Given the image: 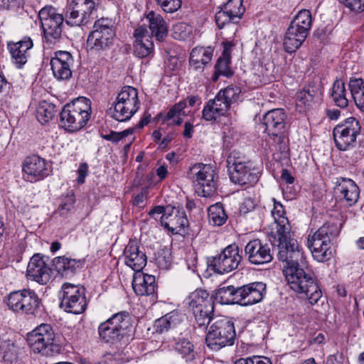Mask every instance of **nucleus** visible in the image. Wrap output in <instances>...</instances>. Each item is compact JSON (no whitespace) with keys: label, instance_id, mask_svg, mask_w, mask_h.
Listing matches in <instances>:
<instances>
[{"label":"nucleus","instance_id":"58836bf2","mask_svg":"<svg viewBox=\"0 0 364 364\" xmlns=\"http://www.w3.org/2000/svg\"><path fill=\"white\" fill-rule=\"evenodd\" d=\"M351 95L357 107L364 112V81L362 78L351 77L348 83Z\"/></svg>","mask_w":364,"mask_h":364},{"label":"nucleus","instance_id":"4c0bfd02","mask_svg":"<svg viewBox=\"0 0 364 364\" xmlns=\"http://www.w3.org/2000/svg\"><path fill=\"white\" fill-rule=\"evenodd\" d=\"M89 116L77 115L76 119L74 115H60V126L68 132H77L85 126L90 119Z\"/></svg>","mask_w":364,"mask_h":364},{"label":"nucleus","instance_id":"f257e3e1","mask_svg":"<svg viewBox=\"0 0 364 364\" xmlns=\"http://www.w3.org/2000/svg\"><path fill=\"white\" fill-rule=\"evenodd\" d=\"M301 263L283 266V273L289 287L295 292L306 296L311 304L318 302L322 296L315 279L305 270Z\"/></svg>","mask_w":364,"mask_h":364},{"label":"nucleus","instance_id":"774afa93","mask_svg":"<svg viewBox=\"0 0 364 364\" xmlns=\"http://www.w3.org/2000/svg\"><path fill=\"white\" fill-rule=\"evenodd\" d=\"M146 189H143L141 193L136 195L133 200V204L134 205H140L144 203L146 198Z\"/></svg>","mask_w":364,"mask_h":364},{"label":"nucleus","instance_id":"de8ad7c7","mask_svg":"<svg viewBox=\"0 0 364 364\" xmlns=\"http://www.w3.org/2000/svg\"><path fill=\"white\" fill-rule=\"evenodd\" d=\"M237 22L242 17L245 8L242 0H229L223 7Z\"/></svg>","mask_w":364,"mask_h":364},{"label":"nucleus","instance_id":"a19ab883","mask_svg":"<svg viewBox=\"0 0 364 364\" xmlns=\"http://www.w3.org/2000/svg\"><path fill=\"white\" fill-rule=\"evenodd\" d=\"M291 24L309 35L312 26V16L311 11L308 9H301L294 17L293 20L291 21Z\"/></svg>","mask_w":364,"mask_h":364},{"label":"nucleus","instance_id":"f3484780","mask_svg":"<svg viewBox=\"0 0 364 364\" xmlns=\"http://www.w3.org/2000/svg\"><path fill=\"white\" fill-rule=\"evenodd\" d=\"M22 171L24 180L33 183L49 176L51 166L44 159L33 155L26 159Z\"/></svg>","mask_w":364,"mask_h":364},{"label":"nucleus","instance_id":"5701e85b","mask_svg":"<svg viewBox=\"0 0 364 364\" xmlns=\"http://www.w3.org/2000/svg\"><path fill=\"white\" fill-rule=\"evenodd\" d=\"M73 58L70 53L59 50L50 60V66L54 77L58 80H68L72 76Z\"/></svg>","mask_w":364,"mask_h":364},{"label":"nucleus","instance_id":"09e8293b","mask_svg":"<svg viewBox=\"0 0 364 364\" xmlns=\"http://www.w3.org/2000/svg\"><path fill=\"white\" fill-rule=\"evenodd\" d=\"M171 255L168 249H163L158 252L156 263L161 269H168L171 264Z\"/></svg>","mask_w":364,"mask_h":364},{"label":"nucleus","instance_id":"3c124183","mask_svg":"<svg viewBox=\"0 0 364 364\" xmlns=\"http://www.w3.org/2000/svg\"><path fill=\"white\" fill-rule=\"evenodd\" d=\"M191 33V28L185 23L180 22L173 28V36L176 39L184 41Z\"/></svg>","mask_w":364,"mask_h":364},{"label":"nucleus","instance_id":"f03ea898","mask_svg":"<svg viewBox=\"0 0 364 364\" xmlns=\"http://www.w3.org/2000/svg\"><path fill=\"white\" fill-rule=\"evenodd\" d=\"M227 163L230 178L235 184L249 187L258 181L260 173L259 168L239 151H232L228 156Z\"/></svg>","mask_w":364,"mask_h":364},{"label":"nucleus","instance_id":"6ab92c4d","mask_svg":"<svg viewBox=\"0 0 364 364\" xmlns=\"http://www.w3.org/2000/svg\"><path fill=\"white\" fill-rule=\"evenodd\" d=\"M161 223L172 234H184L186 232L188 221L183 210L167 206V213L161 217Z\"/></svg>","mask_w":364,"mask_h":364},{"label":"nucleus","instance_id":"9d476101","mask_svg":"<svg viewBox=\"0 0 364 364\" xmlns=\"http://www.w3.org/2000/svg\"><path fill=\"white\" fill-rule=\"evenodd\" d=\"M59 306L67 313L80 314L87 308L85 289L71 283H65L58 292Z\"/></svg>","mask_w":364,"mask_h":364},{"label":"nucleus","instance_id":"79ce46f5","mask_svg":"<svg viewBox=\"0 0 364 364\" xmlns=\"http://www.w3.org/2000/svg\"><path fill=\"white\" fill-rule=\"evenodd\" d=\"M345 83L341 80H336L332 87L331 96L336 106L344 108L348 106Z\"/></svg>","mask_w":364,"mask_h":364},{"label":"nucleus","instance_id":"2f4dec72","mask_svg":"<svg viewBox=\"0 0 364 364\" xmlns=\"http://www.w3.org/2000/svg\"><path fill=\"white\" fill-rule=\"evenodd\" d=\"M213 49L211 47L194 48L190 55L189 63L195 70L202 69L209 63L213 58Z\"/></svg>","mask_w":364,"mask_h":364},{"label":"nucleus","instance_id":"72a5a7b5","mask_svg":"<svg viewBox=\"0 0 364 364\" xmlns=\"http://www.w3.org/2000/svg\"><path fill=\"white\" fill-rule=\"evenodd\" d=\"M321 100L319 95H313L310 90H303L298 93L296 109L299 113L309 112Z\"/></svg>","mask_w":364,"mask_h":364},{"label":"nucleus","instance_id":"9b49d317","mask_svg":"<svg viewBox=\"0 0 364 364\" xmlns=\"http://www.w3.org/2000/svg\"><path fill=\"white\" fill-rule=\"evenodd\" d=\"M277 235L279 240L277 257L284 263V266L297 263H301V266L306 265L302 247L296 239L291 237V231L289 233H277Z\"/></svg>","mask_w":364,"mask_h":364},{"label":"nucleus","instance_id":"bb28decb","mask_svg":"<svg viewBox=\"0 0 364 364\" xmlns=\"http://www.w3.org/2000/svg\"><path fill=\"white\" fill-rule=\"evenodd\" d=\"M134 53L139 58L149 56L154 52L152 37L144 26H139L134 32Z\"/></svg>","mask_w":364,"mask_h":364},{"label":"nucleus","instance_id":"412c9836","mask_svg":"<svg viewBox=\"0 0 364 364\" xmlns=\"http://www.w3.org/2000/svg\"><path fill=\"white\" fill-rule=\"evenodd\" d=\"M238 89L232 87H228L221 90L213 100H210L204 107L202 114H223L225 112L231 103L237 98Z\"/></svg>","mask_w":364,"mask_h":364},{"label":"nucleus","instance_id":"e433bc0d","mask_svg":"<svg viewBox=\"0 0 364 364\" xmlns=\"http://www.w3.org/2000/svg\"><path fill=\"white\" fill-rule=\"evenodd\" d=\"M181 322L178 311H171L154 322V328L156 332L163 333L170 328L176 327Z\"/></svg>","mask_w":364,"mask_h":364},{"label":"nucleus","instance_id":"c9c22d12","mask_svg":"<svg viewBox=\"0 0 364 364\" xmlns=\"http://www.w3.org/2000/svg\"><path fill=\"white\" fill-rule=\"evenodd\" d=\"M91 111V101L87 97H79L66 104L60 114H90Z\"/></svg>","mask_w":364,"mask_h":364},{"label":"nucleus","instance_id":"b1692460","mask_svg":"<svg viewBox=\"0 0 364 364\" xmlns=\"http://www.w3.org/2000/svg\"><path fill=\"white\" fill-rule=\"evenodd\" d=\"M335 184V195L341 200H345L350 206L358 201L360 190L352 179L339 177L336 178Z\"/></svg>","mask_w":364,"mask_h":364},{"label":"nucleus","instance_id":"49530a36","mask_svg":"<svg viewBox=\"0 0 364 364\" xmlns=\"http://www.w3.org/2000/svg\"><path fill=\"white\" fill-rule=\"evenodd\" d=\"M267 129H274L272 134L277 135L284 127L282 115H262L260 119Z\"/></svg>","mask_w":364,"mask_h":364},{"label":"nucleus","instance_id":"ddd939ff","mask_svg":"<svg viewBox=\"0 0 364 364\" xmlns=\"http://www.w3.org/2000/svg\"><path fill=\"white\" fill-rule=\"evenodd\" d=\"M38 16L46 41L53 43L59 40L65 17L58 13L53 6H45L41 9Z\"/></svg>","mask_w":364,"mask_h":364},{"label":"nucleus","instance_id":"f8f14e48","mask_svg":"<svg viewBox=\"0 0 364 364\" xmlns=\"http://www.w3.org/2000/svg\"><path fill=\"white\" fill-rule=\"evenodd\" d=\"M188 303L199 326L208 325L212 318L213 303L209 294L203 289H196L188 297Z\"/></svg>","mask_w":364,"mask_h":364},{"label":"nucleus","instance_id":"cd10ccee","mask_svg":"<svg viewBox=\"0 0 364 364\" xmlns=\"http://www.w3.org/2000/svg\"><path fill=\"white\" fill-rule=\"evenodd\" d=\"M132 287L138 296H151L154 298L157 288L155 277L141 272L136 273L133 278Z\"/></svg>","mask_w":364,"mask_h":364},{"label":"nucleus","instance_id":"ea45409f","mask_svg":"<svg viewBox=\"0 0 364 364\" xmlns=\"http://www.w3.org/2000/svg\"><path fill=\"white\" fill-rule=\"evenodd\" d=\"M53 265L58 273L63 274L68 271L73 272L77 269L82 268L83 262L62 256L55 257L53 260Z\"/></svg>","mask_w":364,"mask_h":364},{"label":"nucleus","instance_id":"c03bdc74","mask_svg":"<svg viewBox=\"0 0 364 364\" xmlns=\"http://www.w3.org/2000/svg\"><path fill=\"white\" fill-rule=\"evenodd\" d=\"M174 348L181 355L182 358L187 362L195 358L194 346L188 339H180L175 343Z\"/></svg>","mask_w":364,"mask_h":364},{"label":"nucleus","instance_id":"052dcab7","mask_svg":"<svg viewBox=\"0 0 364 364\" xmlns=\"http://www.w3.org/2000/svg\"><path fill=\"white\" fill-rule=\"evenodd\" d=\"M54 112V106L46 101L39 103L37 114H51Z\"/></svg>","mask_w":364,"mask_h":364},{"label":"nucleus","instance_id":"bf43d9fd","mask_svg":"<svg viewBox=\"0 0 364 364\" xmlns=\"http://www.w3.org/2000/svg\"><path fill=\"white\" fill-rule=\"evenodd\" d=\"M23 4V0H0V9H14Z\"/></svg>","mask_w":364,"mask_h":364},{"label":"nucleus","instance_id":"423d86ee","mask_svg":"<svg viewBox=\"0 0 364 364\" xmlns=\"http://www.w3.org/2000/svg\"><path fill=\"white\" fill-rule=\"evenodd\" d=\"M41 299L35 291L30 289L14 291L6 296V305L14 313L35 316L40 307Z\"/></svg>","mask_w":364,"mask_h":364},{"label":"nucleus","instance_id":"dca6fc26","mask_svg":"<svg viewBox=\"0 0 364 364\" xmlns=\"http://www.w3.org/2000/svg\"><path fill=\"white\" fill-rule=\"evenodd\" d=\"M54 332L50 325L42 323L27 334V343L34 353H44L54 341Z\"/></svg>","mask_w":364,"mask_h":364},{"label":"nucleus","instance_id":"a878e982","mask_svg":"<svg viewBox=\"0 0 364 364\" xmlns=\"http://www.w3.org/2000/svg\"><path fill=\"white\" fill-rule=\"evenodd\" d=\"M50 269L39 254L34 255L27 266V277L41 284H47L50 279Z\"/></svg>","mask_w":364,"mask_h":364},{"label":"nucleus","instance_id":"393cba45","mask_svg":"<svg viewBox=\"0 0 364 364\" xmlns=\"http://www.w3.org/2000/svg\"><path fill=\"white\" fill-rule=\"evenodd\" d=\"M123 257L125 264L136 273L140 272L146 264V256L139 250L137 241L130 240L124 250Z\"/></svg>","mask_w":364,"mask_h":364},{"label":"nucleus","instance_id":"e2e57ef3","mask_svg":"<svg viewBox=\"0 0 364 364\" xmlns=\"http://www.w3.org/2000/svg\"><path fill=\"white\" fill-rule=\"evenodd\" d=\"M222 44L223 46V51L220 58L231 60V53L234 47V43L231 41H223Z\"/></svg>","mask_w":364,"mask_h":364},{"label":"nucleus","instance_id":"864d4df0","mask_svg":"<svg viewBox=\"0 0 364 364\" xmlns=\"http://www.w3.org/2000/svg\"><path fill=\"white\" fill-rule=\"evenodd\" d=\"M350 11L359 14L364 11V0H340Z\"/></svg>","mask_w":364,"mask_h":364},{"label":"nucleus","instance_id":"37998d69","mask_svg":"<svg viewBox=\"0 0 364 364\" xmlns=\"http://www.w3.org/2000/svg\"><path fill=\"white\" fill-rule=\"evenodd\" d=\"M209 223L213 225L221 226L228 219L225 210L221 203H215L208 208Z\"/></svg>","mask_w":364,"mask_h":364},{"label":"nucleus","instance_id":"39448f33","mask_svg":"<svg viewBox=\"0 0 364 364\" xmlns=\"http://www.w3.org/2000/svg\"><path fill=\"white\" fill-rule=\"evenodd\" d=\"M131 327L129 314L127 311H120L102 323L98 327V332L102 340L114 344L128 336Z\"/></svg>","mask_w":364,"mask_h":364},{"label":"nucleus","instance_id":"69168bd1","mask_svg":"<svg viewBox=\"0 0 364 364\" xmlns=\"http://www.w3.org/2000/svg\"><path fill=\"white\" fill-rule=\"evenodd\" d=\"M186 107V102L183 100L175 104L167 114H180Z\"/></svg>","mask_w":364,"mask_h":364},{"label":"nucleus","instance_id":"6e6d98bb","mask_svg":"<svg viewBox=\"0 0 364 364\" xmlns=\"http://www.w3.org/2000/svg\"><path fill=\"white\" fill-rule=\"evenodd\" d=\"M75 198L73 194L67 195L63 200L59 207L60 215H65L69 213L74 206Z\"/></svg>","mask_w":364,"mask_h":364},{"label":"nucleus","instance_id":"2eb2a0df","mask_svg":"<svg viewBox=\"0 0 364 364\" xmlns=\"http://www.w3.org/2000/svg\"><path fill=\"white\" fill-rule=\"evenodd\" d=\"M242 259V250L235 244L228 245L210 262L212 269L219 274L228 273L237 268Z\"/></svg>","mask_w":364,"mask_h":364},{"label":"nucleus","instance_id":"20e7f679","mask_svg":"<svg viewBox=\"0 0 364 364\" xmlns=\"http://www.w3.org/2000/svg\"><path fill=\"white\" fill-rule=\"evenodd\" d=\"M236 337L234 323L228 317L216 319L210 326L205 338L209 348L218 350L223 347L232 346Z\"/></svg>","mask_w":364,"mask_h":364},{"label":"nucleus","instance_id":"4468645a","mask_svg":"<svg viewBox=\"0 0 364 364\" xmlns=\"http://www.w3.org/2000/svg\"><path fill=\"white\" fill-rule=\"evenodd\" d=\"M360 129L359 122L353 117L336 125L333 130L336 148L340 151H346L353 147Z\"/></svg>","mask_w":364,"mask_h":364},{"label":"nucleus","instance_id":"aec40b11","mask_svg":"<svg viewBox=\"0 0 364 364\" xmlns=\"http://www.w3.org/2000/svg\"><path fill=\"white\" fill-rule=\"evenodd\" d=\"M245 255L248 262L254 265L267 264L273 259L269 245L258 239L252 240L245 245Z\"/></svg>","mask_w":364,"mask_h":364},{"label":"nucleus","instance_id":"7c9ffc66","mask_svg":"<svg viewBox=\"0 0 364 364\" xmlns=\"http://www.w3.org/2000/svg\"><path fill=\"white\" fill-rule=\"evenodd\" d=\"M146 18L149 20V29L153 36L159 41H163L168 35V26L160 14L150 11Z\"/></svg>","mask_w":364,"mask_h":364},{"label":"nucleus","instance_id":"13d9d810","mask_svg":"<svg viewBox=\"0 0 364 364\" xmlns=\"http://www.w3.org/2000/svg\"><path fill=\"white\" fill-rule=\"evenodd\" d=\"M255 201L250 198H245L242 203L240 205V214H246L252 211L255 209Z\"/></svg>","mask_w":364,"mask_h":364},{"label":"nucleus","instance_id":"a211bd4d","mask_svg":"<svg viewBox=\"0 0 364 364\" xmlns=\"http://www.w3.org/2000/svg\"><path fill=\"white\" fill-rule=\"evenodd\" d=\"M139 105L137 90L133 87L124 86L117 95L114 111L119 114H135Z\"/></svg>","mask_w":364,"mask_h":364},{"label":"nucleus","instance_id":"a18cd8bd","mask_svg":"<svg viewBox=\"0 0 364 364\" xmlns=\"http://www.w3.org/2000/svg\"><path fill=\"white\" fill-rule=\"evenodd\" d=\"M230 64L231 60L219 57L215 65V72L212 76L213 81L216 82L220 76L230 77L234 73Z\"/></svg>","mask_w":364,"mask_h":364},{"label":"nucleus","instance_id":"4be33fe9","mask_svg":"<svg viewBox=\"0 0 364 364\" xmlns=\"http://www.w3.org/2000/svg\"><path fill=\"white\" fill-rule=\"evenodd\" d=\"M266 293V284L253 282L237 287L238 304L250 306L260 302Z\"/></svg>","mask_w":364,"mask_h":364},{"label":"nucleus","instance_id":"338daca9","mask_svg":"<svg viewBox=\"0 0 364 364\" xmlns=\"http://www.w3.org/2000/svg\"><path fill=\"white\" fill-rule=\"evenodd\" d=\"M166 213H167V206L164 208L161 205L155 206L149 212V215L151 217H155L156 215H159L161 214L163 215Z\"/></svg>","mask_w":364,"mask_h":364},{"label":"nucleus","instance_id":"1a4fd4ad","mask_svg":"<svg viewBox=\"0 0 364 364\" xmlns=\"http://www.w3.org/2000/svg\"><path fill=\"white\" fill-rule=\"evenodd\" d=\"M116 36L115 28L111 19L101 18L95 21L87 39V47L90 50L100 51L110 47Z\"/></svg>","mask_w":364,"mask_h":364},{"label":"nucleus","instance_id":"680f3d73","mask_svg":"<svg viewBox=\"0 0 364 364\" xmlns=\"http://www.w3.org/2000/svg\"><path fill=\"white\" fill-rule=\"evenodd\" d=\"M88 173V166L85 163H82L80 164L79 168L77 169V183L79 184H82L85 182V177L87 176Z\"/></svg>","mask_w":364,"mask_h":364},{"label":"nucleus","instance_id":"473e14b6","mask_svg":"<svg viewBox=\"0 0 364 364\" xmlns=\"http://www.w3.org/2000/svg\"><path fill=\"white\" fill-rule=\"evenodd\" d=\"M274 206L272 210V215L277 225V233L286 232L289 233L291 231V226L289 223L288 218L285 216V211L281 203L277 202L274 198H272Z\"/></svg>","mask_w":364,"mask_h":364},{"label":"nucleus","instance_id":"c85d7f7f","mask_svg":"<svg viewBox=\"0 0 364 364\" xmlns=\"http://www.w3.org/2000/svg\"><path fill=\"white\" fill-rule=\"evenodd\" d=\"M33 41L29 37H24L21 41L9 43L8 46L11 60L18 68H21L27 62L28 50L32 48Z\"/></svg>","mask_w":364,"mask_h":364},{"label":"nucleus","instance_id":"0e129e2a","mask_svg":"<svg viewBox=\"0 0 364 364\" xmlns=\"http://www.w3.org/2000/svg\"><path fill=\"white\" fill-rule=\"evenodd\" d=\"M100 136L101 138H102L107 141H110L113 143H117L121 139H122L121 133L114 132V131H111L110 133L108 134H104L102 133H100Z\"/></svg>","mask_w":364,"mask_h":364},{"label":"nucleus","instance_id":"c756f323","mask_svg":"<svg viewBox=\"0 0 364 364\" xmlns=\"http://www.w3.org/2000/svg\"><path fill=\"white\" fill-rule=\"evenodd\" d=\"M307 36L308 34L290 23L284 38V50L289 53H294L301 47Z\"/></svg>","mask_w":364,"mask_h":364},{"label":"nucleus","instance_id":"6e6552de","mask_svg":"<svg viewBox=\"0 0 364 364\" xmlns=\"http://www.w3.org/2000/svg\"><path fill=\"white\" fill-rule=\"evenodd\" d=\"M188 176L195 183L196 191L199 196L208 198L215 193V173L211 165L195 164L189 168Z\"/></svg>","mask_w":364,"mask_h":364},{"label":"nucleus","instance_id":"603ef678","mask_svg":"<svg viewBox=\"0 0 364 364\" xmlns=\"http://www.w3.org/2000/svg\"><path fill=\"white\" fill-rule=\"evenodd\" d=\"M164 11L173 13L181 6V0H156Z\"/></svg>","mask_w":364,"mask_h":364},{"label":"nucleus","instance_id":"4d7b16f0","mask_svg":"<svg viewBox=\"0 0 364 364\" xmlns=\"http://www.w3.org/2000/svg\"><path fill=\"white\" fill-rule=\"evenodd\" d=\"M184 102H186V109L189 108L188 110V113L196 112L201 105L200 97L198 96H188L186 99L183 100Z\"/></svg>","mask_w":364,"mask_h":364},{"label":"nucleus","instance_id":"0eeeda50","mask_svg":"<svg viewBox=\"0 0 364 364\" xmlns=\"http://www.w3.org/2000/svg\"><path fill=\"white\" fill-rule=\"evenodd\" d=\"M101 0H71L65 13V23L70 26H84L95 18Z\"/></svg>","mask_w":364,"mask_h":364},{"label":"nucleus","instance_id":"f704fd0d","mask_svg":"<svg viewBox=\"0 0 364 364\" xmlns=\"http://www.w3.org/2000/svg\"><path fill=\"white\" fill-rule=\"evenodd\" d=\"M214 299L220 304H238L237 287L228 285L218 288L215 292Z\"/></svg>","mask_w":364,"mask_h":364},{"label":"nucleus","instance_id":"5fc2aeb1","mask_svg":"<svg viewBox=\"0 0 364 364\" xmlns=\"http://www.w3.org/2000/svg\"><path fill=\"white\" fill-rule=\"evenodd\" d=\"M235 364H272L269 358L263 356L253 355L237 359Z\"/></svg>","mask_w":364,"mask_h":364},{"label":"nucleus","instance_id":"7ed1b4c3","mask_svg":"<svg viewBox=\"0 0 364 364\" xmlns=\"http://www.w3.org/2000/svg\"><path fill=\"white\" fill-rule=\"evenodd\" d=\"M340 233L336 223H324L312 235H309L307 245L314 258L318 262H324L331 257V242Z\"/></svg>","mask_w":364,"mask_h":364},{"label":"nucleus","instance_id":"8fccbe9b","mask_svg":"<svg viewBox=\"0 0 364 364\" xmlns=\"http://www.w3.org/2000/svg\"><path fill=\"white\" fill-rule=\"evenodd\" d=\"M215 20L218 27L220 29H222L225 26L229 23H237L228 12H226V10L223 8L215 13Z\"/></svg>","mask_w":364,"mask_h":364}]
</instances>
